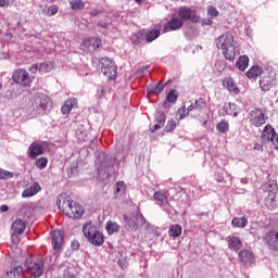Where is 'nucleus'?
Listing matches in <instances>:
<instances>
[{
    "instance_id": "20e7f679",
    "label": "nucleus",
    "mask_w": 278,
    "mask_h": 278,
    "mask_svg": "<svg viewBox=\"0 0 278 278\" xmlns=\"http://www.w3.org/2000/svg\"><path fill=\"white\" fill-rule=\"evenodd\" d=\"M263 144H273L278 151V134L271 125H266L261 134Z\"/></svg>"
},
{
    "instance_id": "79ce46f5",
    "label": "nucleus",
    "mask_w": 278,
    "mask_h": 278,
    "mask_svg": "<svg viewBox=\"0 0 278 278\" xmlns=\"http://www.w3.org/2000/svg\"><path fill=\"white\" fill-rule=\"evenodd\" d=\"M155 118L160 125L164 126V123H166V113L159 111L155 115Z\"/></svg>"
},
{
    "instance_id": "a19ab883",
    "label": "nucleus",
    "mask_w": 278,
    "mask_h": 278,
    "mask_svg": "<svg viewBox=\"0 0 278 278\" xmlns=\"http://www.w3.org/2000/svg\"><path fill=\"white\" fill-rule=\"evenodd\" d=\"M125 188H127V186L125 185V182L123 181H118L116 184V188H115V194H119V197L125 192Z\"/></svg>"
},
{
    "instance_id": "052dcab7",
    "label": "nucleus",
    "mask_w": 278,
    "mask_h": 278,
    "mask_svg": "<svg viewBox=\"0 0 278 278\" xmlns=\"http://www.w3.org/2000/svg\"><path fill=\"white\" fill-rule=\"evenodd\" d=\"M8 210H10V206H8V205H1L0 206L1 212H8Z\"/></svg>"
},
{
    "instance_id": "bf43d9fd",
    "label": "nucleus",
    "mask_w": 278,
    "mask_h": 278,
    "mask_svg": "<svg viewBox=\"0 0 278 278\" xmlns=\"http://www.w3.org/2000/svg\"><path fill=\"white\" fill-rule=\"evenodd\" d=\"M202 24H203V25H212V20H210V18H204V20L202 21Z\"/></svg>"
},
{
    "instance_id": "473e14b6",
    "label": "nucleus",
    "mask_w": 278,
    "mask_h": 278,
    "mask_svg": "<svg viewBox=\"0 0 278 278\" xmlns=\"http://www.w3.org/2000/svg\"><path fill=\"white\" fill-rule=\"evenodd\" d=\"M53 71V63L52 62H42L39 63V73L45 75V73H51Z\"/></svg>"
},
{
    "instance_id": "603ef678",
    "label": "nucleus",
    "mask_w": 278,
    "mask_h": 278,
    "mask_svg": "<svg viewBox=\"0 0 278 278\" xmlns=\"http://www.w3.org/2000/svg\"><path fill=\"white\" fill-rule=\"evenodd\" d=\"M207 12L210 16H214V17L218 16V10H216V8L214 7H208Z\"/></svg>"
},
{
    "instance_id": "c85d7f7f",
    "label": "nucleus",
    "mask_w": 278,
    "mask_h": 278,
    "mask_svg": "<svg viewBox=\"0 0 278 278\" xmlns=\"http://www.w3.org/2000/svg\"><path fill=\"white\" fill-rule=\"evenodd\" d=\"M147 90L150 94H160L164 90V85L159 81L156 85H149Z\"/></svg>"
},
{
    "instance_id": "49530a36",
    "label": "nucleus",
    "mask_w": 278,
    "mask_h": 278,
    "mask_svg": "<svg viewBox=\"0 0 278 278\" xmlns=\"http://www.w3.org/2000/svg\"><path fill=\"white\" fill-rule=\"evenodd\" d=\"M194 105L195 110H205V108H207V104L205 103V101H203V99L197 100Z\"/></svg>"
},
{
    "instance_id": "c03bdc74",
    "label": "nucleus",
    "mask_w": 278,
    "mask_h": 278,
    "mask_svg": "<svg viewBox=\"0 0 278 278\" xmlns=\"http://www.w3.org/2000/svg\"><path fill=\"white\" fill-rule=\"evenodd\" d=\"M177 93H175V89H172L168 94H167V98L166 100L169 102V103H175L177 101Z\"/></svg>"
},
{
    "instance_id": "5701e85b",
    "label": "nucleus",
    "mask_w": 278,
    "mask_h": 278,
    "mask_svg": "<svg viewBox=\"0 0 278 278\" xmlns=\"http://www.w3.org/2000/svg\"><path fill=\"white\" fill-rule=\"evenodd\" d=\"M224 88H227L229 92H235V94H240V89L236 87V83H233V78H226L223 81Z\"/></svg>"
},
{
    "instance_id": "9b49d317",
    "label": "nucleus",
    "mask_w": 278,
    "mask_h": 278,
    "mask_svg": "<svg viewBox=\"0 0 278 278\" xmlns=\"http://www.w3.org/2000/svg\"><path fill=\"white\" fill-rule=\"evenodd\" d=\"M101 47V39L91 37L89 39H85L80 45L81 51L85 53H94L97 49Z\"/></svg>"
},
{
    "instance_id": "423d86ee",
    "label": "nucleus",
    "mask_w": 278,
    "mask_h": 278,
    "mask_svg": "<svg viewBox=\"0 0 278 278\" xmlns=\"http://www.w3.org/2000/svg\"><path fill=\"white\" fill-rule=\"evenodd\" d=\"M25 266L31 277L38 278L42 276V270H45V262L42 260H31L27 258Z\"/></svg>"
},
{
    "instance_id": "58836bf2",
    "label": "nucleus",
    "mask_w": 278,
    "mask_h": 278,
    "mask_svg": "<svg viewBox=\"0 0 278 278\" xmlns=\"http://www.w3.org/2000/svg\"><path fill=\"white\" fill-rule=\"evenodd\" d=\"M216 127L220 134H227L229 131V123L225 121L219 122Z\"/></svg>"
},
{
    "instance_id": "0e129e2a",
    "label": "nucleus",
    "mask_w": 278,
    "mask_h": 278,
    "mask_svg": "<svg viewBox=\"0 0 278 278\" xmlns=\"http://www.w3.org/2000/svg\"><path fill=\"white\" fill-rule=\"evenodd\" d=\"M60 203H62V201H61V200H58V201H56V205H58L59 210H61V207H62V206L60 205Z\"/></svg>"
},
{
    "instance_id": "39448f33",
    "label": "nucleus",
    "mask_w": 278,
    "mask_h": 278,
    "mask_svg": "<svg viewBox=\"0 0 278 278\" xmlns=\"http://www.w3.org/2000/svg\"><path fill=\"white\" fill-rule=\"evenodd\" d=\"M63 207L67 218H79L80 216H84V207L73 200H65L63 202Z\"/></svg>"
},
{
    "instance_id": "b1692460",
    "label": "nucleus",
    "mask_w": 278,
    "mask_h": 278,
    "mask_svg": "<svg viewBox=\"0 0 278 278\" xmlns=\"http://www.w3.org/2000/svg\"><path fill=\"white\" fill-rule=\"evenodd\" d=\"M25 227H27V225L25 224V222H23V219H16L12 224V229L14 233H17V236H21L23 231H25Z\"/></svg>"
},
{
    "instance_id": "1a4fd4ad",
    "label": "nucleus",
    "mask_w": 278,
    "mask_h": 278,
    "mask_svg": "<svg viewBox=\"0 0 278 278\" xmlns=\"http://www.w3.org/2000/svg\"><path fill=\"white\" fill-rule=\"evenodd\" d=\"M180 21H191V23H201V17L197 15V10L189 7H180L178 10Z\"/></svg>"
},
{
    "instance_id": "e433bc0d",
    "label": "nucleus",
    "mask_w": 278,
    "mask_h": 278,
    "mask_svg": "<svg viewBox=\"0 0 278 278\" xmlns=\"http://www.w3.org/2000/svg\"><path fill=\"white\" fill-rule=\"evenodd\" d=\"M154 201H159L160 205H164V203H168V198L162 191H156L154 193Z\"/></svg>"
},
{
    "instance_id": "a211bd4d",
    "label": "nucleus",
    "mask_w": 278,
    "mask_h": 278,
    "mask_svg": "<svg viewBox=\"0 0 278 278\" xmlns=\"http://www.w3.org/2000/svg\"><path fill=\"white\" fill-rule=\"evenodd\" d=\"M88 242L93 244V247H101L105 242V237L99 230H96L88 239Z\"/></svg>"
},
{
    "instance_id": "37998d69",
    "label": "nucleus",
    "mask_w": 278,
    "mask_h": 278,
    "mask_svg": "<svg viewBox=\"0 0 278 278\" xmlns=\"http://www.w3.org/2000/svg\"><path fill=\"white\" fill-rule=\"evenodd\" d=\"M47 157H40L36 161V166L37 168H40V170H42L43 168H47Z\"/></svg>"
},
{
    "instance_id": "6e6552de",
    "label": "nucleus",
    "mask_w": 278,
    "mask_h": 278,
    "mask_svg": "<svg viewBox=\"0 0 278 278\" xmlns=\"http://www.w3.org/2000/svg\"><path fill=\"white\" fill-rule=\"evenodd\" d=\"M12 79L15 84H20V86H24V88H29L31 86V81L34 78L29 77V73L24 68H17L13 72Z\"/></svg>"
},
{
    "instance_id": "4c0bfd02",
    "label": "nucleus",
    "mask_w": 278,
    "mask_h": 278,
    "mask_svg": "<svg viewBox=\"0 0 278 278\" xmlns=\"http://www.w3.org/2000/svg\"><path fill=\"white\" fill-rule=\"evenodd\" d=\"M71 8L72 10H84V8H86V3H84V1L81 0H72L71 2Z\"/></svg>"
},
{
    "instance_id": "f704fd0d",
    "label": "nucleus",
    "mask_w": 278,
    "mask_h": 278,
    "mask_svg": "<svg viewBox=\"0 0 278 278\" xmlns=\"http://www.w3.org/2000/svg\"><path fill=\"white\" fill-rule=\"evenodd\" d=\"M156 38H160V29L150 30L146 35L147 42H153Z\"/></svg>"
},
{
    "instance_id": "4d7b16f0",
    "label": "nucleus",
    "mask_w": 278,
    "mask_h": 278,
    "mask_svg": "<svg viewBox=\"0 0 278 278\" xmlns=\"http://www.w3.org/2000/svg\"><path fill=\"white\" fill-rule=\"evenodd\" d=\"M72 249H73L74 251L79 250V242L73 241V242H72Z\"/></svg>"
},
{
    "instance_id": "864d4df0",
    "label": "nucleus",
    "mask_w": 278,
    "mask_h": 278,
    "mask_svg": "<svg viewBox=\"0 0 278 278\" xmlns=\"http://www.w3.org/2000/svg\"><path fill=\"white\" fill-rule=\"evenodd\" d=\"M10 5V0H0V8H8Z\"/></svg>"
},
{
    "instance_id": "7ed1b4c3",
    "label": "nucleus",
    "mask_w": 278,
    "mask_h": 278,
    "mask_svg": "<svg viewBox=\"0 0 278 278\" xmlns=\"http://www.w3.org/2000/svg\"><path fill=\"white\" fill-rule=\"evenodd\" d=\"M33 110L34 112H38V114L49 112L51 110V98L47 94L39 93L33 101Z\"/></svg>"
},
{
    "instance_id": "7c9ffc66",
    "label": "nucleus",
    "mask_w": 278,
    "mask_h": 278,
    "mask_svg": "<svg viewBox=\"0 0 278 278\" xmlns=\"http://www.w3.org/2000/svg\"><path fill=\"white\" fill-rule=\"evenodd\" d=\"M97 230L94 229V226H92V222L86 223L83 226V232L85 238L89 239Z\"/></svg>"
},
{
    "instance_id": "393cba45",
    "label": "nucleus",
    "mask_w": 278,
    "mask_h": 278,
    "mask_svg": "<svg viewBox=\"0 0 278 278\" xmlns=\"http://www.w3.org/2000/svg\"><path fill=\"white\" fill-rule=\"evenodd\" d=\"M73 108H77V99L75 98L66 100L61 111L63 114H68Z\"/></svg>"
},
{
    "instance_id": "5fc2aeb1",
    "label": "nucleus",
    "mask_w": 278,
    "mask_h": 278,
    "mask_svg": "<svg viewBox=\"0 0 278 278\" xmlns=\"http://www.w3.org/2000/svg\"><path fill=\"white\" fill-rule=\"evenodd\" d=\"M104 92H105V89L103 87H99L97 91V97L99 98L103 97Z\"/></svg>"
},
{
    "instance_id": "e2e57ef3",
    "label": "nucleus",
    "mask_w": 278,
    "mask_h": 278,
    "mask_svg": "<svg viewBox=\"0 0 278 278\" xmlns=\"http://www.w3.org/2000/svg\"><path fill=\"white\" fill-rule=\"evenodd\" d=\"M216 179H217V181L220 184V182H223V179H224V178H223V176H218Z\"/></svg>"
},
{
    "instance_id": "c9c22d12",
    "label": "nucleus",
    "mask_w": 278,
    "mask_h": 278,
    "mask_svg": "<svg viewBox=\"0 0 278 278\" xmlns=\"http://www.w3.org/2000/svg\"><path fill=\"white\" fill-rule=\"evenodd\" d=\"M168 233L172 238H179V236H181V226L179 225L172 226L169 228Z\"/></svg>"
},
{
    "instance_id": "8fccbe9b",
    "label": "nucleus",
    "mask_w": 278,
    "mask_h": 278,
    "mask_svg": "<svg viewBox=\"0 0 278 278\" xmlns=\"http://www.w3.org/2000/svg\"><path fill=\"white\" fill-rule=\"evenodd\" d=\"M117 264L123 270L127 268V260L124 256H122V258H118Z\"/></svg>"
},
{
    "instance_id": "aec40b11",
    "label": "nucleus",
    "mask_w": 278,
    "mask_h": 278,
    "mask_svg": "<svg viewBox=\"0 0 278 278\" xmlns=\"http://www.w3.org/2000/svg\"><path fill=\"white\" fill-rule=\"evenodd\" d=\"M184 27V21L181 18H173L167 23V26H165L164 31H175L177 29H181Z\"/></svg>"
},
{
    "instance_id": "de8ad7c7",
    "label": "nucleus",
    "mask_w": 278,
    "mask_h": 278,
    "mask_svg": "<svg viewBox=\"0 0 278 278\" xmlns=\"http://www.w3.org/2000/svg\"><path fill=\"white\" fill-rule=\"evenodd\" d=\"M12 173L0 168V179H12Z\"/></svg>"
},
{
    "instance_id": "0eeeda50",
    "label": "nucleus",
    "mask_w": 278,
    "mask_h": 278,
    "mask_svg": "<svg viewBox=\"0 0 278 278\" xmlns=\"http://www.w3.org/2000/svg\"><path fill=\"white\" fill-rule=\"evenodd\" d=\"M100 68L105 77H109V79H116V63H114V61L108 58L100 59Z\"/></svg>"
},
{
    "instance_id": "bb28decb",
    "label": "nucleus",
    "mask_w": 278,
    "mask_h": 278,
    "mask_svg": "<svg viewBox=\"0 0 278 278\" xmlns=\"http://www.w3.org/2000/svg\"><path fill=\"white\" fill-rule=\"evenodd\" d=\"M261 90L268 92L273 88V79L270 77H262L260 80Z\"/></svg>"
},
{
    "instance_id": "ddd939ff",
    "label": "nucleus",
    "mask_w": 278,
    "mask_h": 278,
    "mask_svg": "<svg viewBox=\"0 0 278 278\" xmlns=\"http://www.w3.org/2000/svg\"><path fill=\"white\" fill-rule=\"evenodd\" d=\"M250 123L254 125V127H262L264 123H266V118L264 117V113L260 109H255L250 112Z\"/></svg>"
},
{
    "instance_id": "f8f14e48",
    "label": "nucleus",
    "mask_w": 278,
    "mask_h": 278,
    "mask_svg": "<svg viewBox=\"0 0 278 278\" xmlns=\"http://www.w3.org/2000/svg\"><path fill=\"white\" fill-rule=\"evenodd\" d=\"M216 45L217 49H222V51L231 47L232 45H236V41L233 40V35L231 33L223 34L217 38Z\"/></svg>"
},
{
    "instance_id": "ea45409f",
    "label": "nucleus",
    "mask_w": 278,
    "mask_h": 278,
    "mask_svg": "<svg viewBox=\"0 0 278 278\" xmlns=\"http://www.w3.org/2000/svg\"><path fill=\"white\" fill-rule=\"evenodd\" d=\"M176 127H177V123L175 122V119H170L167 122V124L165 126V131L167 134H170V132L175 131Z\"/></svg>"
},
{
    "instance_id": "c756f323",
    "label": "nucleus",
    "mask_w": 278,
    "mask_h": 278,
    "mask_svg": "<svg viewBox=\"0 0 278 278\" xmlns=\"http://www.w3.org/2000/svg\"><path fill=\"white\" fill-rule=\"evenodd\" d=\"M262 73H263L262 67L256 65L250 68V71L247 73V77H249V79H255L260 77Z\"/></svg>"
},
{
    "instance_id": "338daca9",
    "label": "nucleus",
    "mask_w": 278,
    "mask_h": 278,
    "mask_svg": "<svg viewBox=\"0 0 278 278\" xmlns=\"http://www.w3.org/2000/svg\"><path fill=\"white\" fill-rule=\"evenodd\" d=\"M180 118H186V115H184V114H180Z\"/></svg>"
},
{
    "instance_id": "9d476101",
    "label": "nucleus",
    "mask_w": 278,
    "mask_h": 278,
    "mask_svg": "<svg viewBox=\"0 0 278 278\" xmlns=\"http://www.w3.org/2000/svg\"><path fill=\"white\" fill-rule=\"evenodd\" d=\"M263 190H266V192H268V195L265 200L266 204L269 203V205H271V207H275L277 201L275 199H277V181L275 180H270L269 182H266L263 186Z\"/></svg>"
},
{
    "instance_id": "72a5a7b5",
    "label": "nucleus",
    "mask_w": 278,
    "mask_h": 278,
    "mask_svg": "<svg viewBox=\"0 0 278 278\" xmlns=\"http://www.w3.org/2000/svg\"><path fill=\"white\" fill-rule=\"evenodd\" d=\"M106 231L109 236H112V233L121 231V225H118L116 222H109L106 224Z\"/></svg>"
},
{
    "instance_id": "a18cd8bd",
    "label": "nucleus",
    "mask_w": 278,
    "mask_h": 278,
    "mask_svg": "<svg viewBox=\"0 0 278 278\" xmlns=\"http://www.w3.org/2000/svg\"><path fill=\"white\" fill-rule=\"evenodd\" d=\"M60 10V8H58V5L53 4L50 5L47 10V16H55V13Z\"/></svg>"
},
{
    "instance_id": "dca6fc26",
    "label": "nucleus",
    "mask_w": 278,
    "mask_h": 278,
    "mask_svg": "<svg viewBox=\"0 0 278 278\" xmlns=\"http://www.w3.org/2000/svg\"><path fill=\"white\" fill-rule=\"evenodd\" d=\"M222 51H223L224 58L226 60H229L230 62H232V60H236V55L240 53V49L236 43H233L232 46H229L228 48H225Z\"/></svg>"
},
{
    "instance_id": "a878e982",
    "label": "nucleus",
    "mask_w": 278,
    "mask_h": 278,
    "mask_svg": "<svg viewBox=\"0 0 278 278\" xmlns=\"http://www.w3.org/2000/svg\"><path fill=\"white\" fill-rule=\"evenodd\" d=\"M45 153V148L40 144H31L29 147V157H38V155H42Z\"/></svg>"
},
{
    "instance_id": "cd10ccee",
    "label": "nucleus",
    "mask_w": 278,
    "mask_h": 278,
    "mask_svg": "<svg viewBox=\"0 0 278 278\" xmlns=\"http://www.w3.org/2000/svg\"><path fill=\"white\" fill-rule=\"evenodd\" d=\"M237 68H239V71H247V68H249V56H239V59L237 60Z\"/></svg>"
},
{
    "instance_id": "69168bd1",
    "label": "nucleus",
    "mask_w": 278,
    "mask_h": 278,
    "mask_svg": "<svg viewBox=\"0 0 278 278\" xmlns=\"http://www.w3.org/2000/svg\"><path fill=\"white\" fill-rule=\"evenodd\" d=\"M228 108L229 110H233L236 108V104H229Z\"/></svg>"
},
{
    "instance_id": "13d9d810",
    "label": "nucleus",
    "mask_w": 278,
    "mask_h": 278,
    "mask_svg": "<svg viewBox=\"0 0 278 278\" xmlns=\"http://www.w3.org/2000/svg\"><path fill=\"white\" fill-rule=\"evenodd\" d=\"M162 124H155L154 126H153V128H152V131H157V129H162Z\"/></svg>"
},
{
    "instance_id": "2f4dec72",
    "label": "nucleus",
    "mask_w": 278,
    "mask_h": 278,
    "mask_svg": "<svg viewBox=\"0 0 278 278\" xmlns=\"http://www.w3.org/2000/svg\"><path fill=\"white\" fill-rule=\"evenodd\" d=\"M249 224V220H247L245 217H235L232 218L231 225L233 227H239L241 229H244V227H247V225Z\"/></svg>"
},
{
    "instance_id": "3c124183",
    "label": "nucleus",
    "mask_w": 278,
    "mask_h": 278,
    "mask_svg": "<svg viewBox=\"0 0 278 278\" xmlns=\"http://www.w3.org/2000/svg\"><path fill=\"white\" fill-rule=\"evenodd\" d=\"M98 25L99 27H102V29H110V27H112V24L105 21H100Z\"/></svg>"
},
{
    "instance_id": "774afa93",
    "label": "nucleus",
    "mask_w": 278,
    "mask_h": 278,
    "mask_svg": "<svg viewBox=\"0 0 278 278\" xmlns=\"http://www.w3.org/2000/svg\"><path fill=\"white\" fill-rule=\"evenodd\" d=\"M139 42H140V39H138L137 41H135L136 45H139Z\"/></svg>"
},
{
    "instance_id": "f03ea898",
    "label": "nucleus",
    "mask_w": 278,
    "mask_h": 278,
    "mask_svg": "<svg viewBox=\"0 0 278 278\" xmlns=\"http://www.w3.org/2000/svg\"><path fill=\"white\" fill-rule=\"evenodd\" d=\"M123 225L126 231H138L140 225H149L144 216L140 213L125 214L123 215Z\"/></svg>"
},
{
    "instance_id": "680f3d73",
    "label": "nucleus",
    "mask_w": 278,
    "mask_h": 278,
    "mask_svg": "<svg viewBox=\"0 0 278 278\" xmlns=\"http://www.w3.org/2000/svg\"><path fill=\"white\" fill-rule=\"evenodd\" d=\"M187 110H188V112H193V110H197V106H195V104H191L188 106Z\"/></svg>"
},
{
    "instance_id": "f257e3e1",
    "label": "nucleus",
    "mask_w": 278,
    "mask_h": 278,
    "mask_svg": "<svg viewBox=\"0 0 278 278\" xmlns=\"http://www.w3.org/2000/svg\"><path fill=\"white\" fill-rule=\"evenodd\" d=\"M115 157L105 152H99L96 157V167L98 177L101 181H105L110 175L114 173Z\"/></svg>"
},
{
    "instance_id": "412c9836",
    "label": "nucleus",
    "mask_w": 278,
    "mask_h": 278,
    "mask_svg": "<svg viewBox=\"0 0 278 278\" xmlns=\"http://www.w3.org/2000/svg\"><path fill=\"white\" fill-rule=\"evenodd\" d=\"M21 275H23V267L16 266L13 267L11 270L5 271L2 275V278H21Z\"/></svg>"
},
{
    "instance_id": "6e6d98bb",
    "label": "nucleus",
    "mask_w": 278,
    "mask_h": 278,
    "mask_svg": "<svg viewBox=\"0 0 278 278\" xmlns=\"http://www.w3.org/2000/svg\"><path fill=\"white\" fill-rule=\"evenodd\" d=\"M225 110H226V112H227V114H229L230 116H238V112H231V111H229V106H225Z\"/></svg>"
},
{
    "instance_id": "4468645a",
    "label": "nucleus",
    "mask_w": 278,
    "mask_h": 278,
    "mask_svg": "<svg viewBox=\"0 0 278 278\" xmlns=\"http://www.w3.org/2000/svg\"><path fill=\"white\" fill-rule=\"evenodd\" d=\"M51 238L53 251L59 253L62 250V244H64V233H62V230H53Z\"/></svg>"
},
{
    "instance_id": "f3484780",
    "label": "nucleus",
    "mask_w": 278,
    "mask_h": 278,
    "mask_svg": "<svg viewBox=\"0 0 278 278\" xmlns=\"http://www.w3.org/2000/svg\"><path fill=\"white\" fill-rule=\"evenodd\" d=\"M265 240H266L269 249H271V251H278V232L269 231L265 236Z\"/></svg>"
},
{
    "instance_id": "2eb2a0df",
    "label": "nucleus",
    "mask_w": 278,
    "mask_h": 278,
    "mask_svg": "<svg viewBox=\"0 0 278 278\" xmlns=\"http://www.w3.org/2000/svg\"><path fill=\"white\" fill-rule=\"evenodd\" d=\"M238 257L239 261L244 264V266H251L255 262V256L253 255V252L249 250H241Z\"/></svg>"
},
{
    "instance_id": "6ab92c4d",
    "label": "nucleus",
    "mask_w": 278,
    "mask_h": 278,
    "mask_svg": "<svg viewBox=\"0 0 278 278\" xmlns=\"http://www.w3.org/2000/svg\"><path fill=\"white\" fill-rule=\"evenodd\" d=\"M40 190H42L40 184L34 182L29 188L23 191L22 197L24 199H29V197H35V194H38Z\"/></svg>"
},
{
    "instance_id": "09e8293b",
    "label": "nucleus",
    "mask_w": 278,
    "mask_h": 278,
    "mask_svg": "<svg viewBox=\"0 0 278 278\" xmlns=\"http://www.w3.org/2000/svg\"><path fill=\"white\" fill-rule=\"evenodd\" d=\"M29 72H30L33 75H36V73H40V65H39V63L33 64V65L29 67Z\"/></svg>"
},
{
    "instance_id": "4be33fe9",
    "label": "nucleus",
    "mask_w": 278,
    "mask_h": 278,
    "mask_svg": "<svg viewBox=\"0 0 278 278\" xmlns=\"http://www.w3.org/2000/svg\"><path fill=\"white\" fill-rule=\"evenodd\" d=\"M228 249H230V251H240V249H242V241L240 240V238H228Z\"/></svg>"
}]
</instances>
